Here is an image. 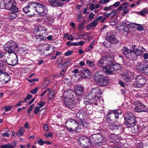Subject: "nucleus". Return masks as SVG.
<instances>
[{
    "instance_id": "obj_1",
    "label": "nucleus",
    "mask_w": 148,
    "mask_h": 148,
    "mask_svg": "<svg viewBox=\"0 0 148 148\" xmlns=\"http://www.w3.org/2000/svg\"><path fill=\"white\" fill-rule=\"evenodd\" d=\"M102 93L101 92H100V89L98 87L92 88L86 95L87 98L84 101L85 104L86 105L94 104L97 105V102Z\"/></svg>"
},
{
    "instance_id": "obj_2",
    "label": "nucleus",
    "mask_w": 148,
    "mask_h": 148,
    "mask_svg": "<svg viewBox=\"0 0 148 148\" xmlns=\"http://www.w3.org/2000/svg\"><path fill=\"white\" fill-rule=\"evenodd\" d=\"M30 5L31 8L34 10V15L37 14L41 16H44L47 14V11L44 6L38 3L32 2Z\"/></svg>"
},
{
    "instance_id": "obj_3",
    "label": "nucleus",
    "mask_w": 148,
    "mask_h": 148,
    "mask_svg": "<svg viewBox=\"0 0 148 148\" xmlns=\"http://www.w3.org/2000/svg\"><path fill=\"white\" fill-rule=\"evenodd\" d=\"M65 123L66 128L68 131L73 133L78 131L79 125L76 120L71 119L68 120Z\"/></svg>"
},
{
    "instance_id": "obj_4",
    "label": "nucleus",
    "mask_w": 148,
    "mask_h": 148,
    "mask_svg": "<svg viewBox=\"0 0 148 148\" xmlns=\"http://www.w3.org/2000/svg\"><path fill=\"white\" fill-rule=\"evenodd\" d=\"M102 71L96 72L94 74V80L99 83L101 86H104L106 85L107 82V79L102 75Z\"/></svg>"
},
{
    "instance_id": "obj_5",
    "label": "nucleus",
    "mask_w": 148,
    "mask_h": 148,
    "mask_svg": "<svg viewBox=\"0 0 148 148\" xmlns=\"http://www.w3.org/2000/svg\"><path fill=\"white\" fill-rule=\"evenodd\" d=\"M102 139V136L99 134L92 135L89 138L90 145H95L97 146L101 145L102 143L101 141Z\"/></svg>"
},
{
    "instance_id": "obj_6",
    "label": "nucleus",
    "mask_w": 148,
    "mask_h": 148,
    "mask_svg": "<svg viewBox=\"0 0 148 148\" xmlns=\"http://www.w3.org/2000/svg\"><path fill=\"white\" fill-rule=\"evenodd\" d=\"M18 60L17 54L15 52L12 51L7 62L8 65L14 66L18 63Z\"/></svg>"
},
{
    "instance_id": "obj_7",
    "label": "nucleus",
    "mask_w": 148,
    "mask_h": 148,
    "mask_svg": "<svg viewBox=\"0 0 148 148\" xmlns=\"http://www.w3.org/2000/svg\"><path fill=\"white\" fill-rule=\"evenodd\" d=\"M18 44L15 41L11 40L8 41L4 46V48L6 50L14 51L18 48Z\"/></svg>"
},
{
    "instance_id": "obj_8",
    "label": "nucleus",
    "mask_w": 148,
    "mask_h": 148,
    "mask_svg": "<svg viewBox=\"0 0 148 148\" xmlns=\"http://www.w3.org/2000/svg\"><path fill=\"white\" fill-rule=\"evenodd\" d=\"M136 68L143 73L148 74V60L137 65Z\"/></svg>"
},
{
    "instance_id": "obj_9",
    "label": "nucleus",
    "mask_w": 148,
    "mask_h": 148,
    "mask_svg": "<svg viewBox=\"0 0 148 148\" xmlns=\"http://www.w3.org/2000/svg\"><path fill=\"white\" fill-rule=\"evenodd\" d=\"M130 115L132 117V118L131 119H129L128 117H127L126 119H125L124 123L127 128L134 127L136 125V123L134 115L131 114Z\"/></svg>"
},
{
    "instance_id": "obj_10",
    "label": "nucleus",
    "mask_w": 148,
    "mask_h": 148,
    "mask_svg": "<svg viewBox=\"0 0 148 148\" xmlns=\"http://www.w3.org/2000/svg\"><path fill=\"white\" fill-rule=\"evenodd\" d=\"M89 138L85 136H81L78 141L80 145L82 147H86L90 145Z\"/></svg>"
},
{
    "instance_id": "obj_11",
    "label": "nucleus",
    "mask_w": 148,
    "mask_h": 148,
    "mask_svg": "<svg viewBox=\"0 0 148 148\" xmlns=\"http://www.w3.org/2000/svg\"><path fill=\"white\" fill-rule=\"evenodd\" d=\"M136 87L138 88L142 87L146 83L145 78L141 75L137 76L136 77Z\"/></svg>"
},
{
    "instance_id": "obj_12",
    "label": "nucleus",
    "mask_w": 148,
    "mask_h": 148,
    "mask_svg": "<svg viewBox=\"0 0 148 148\" xmlns=\"http://www.w3.org/2000/svg\"><path fill=\"white\" fill-rule=\"evenodd\" d=\"M108 128L109 129L114 132L121 133L123 131V128L120 125H111L109 126Z\"/></svg>"
},
{
    "instance_id": "obj_13",
    "label": "nucleus",
    "mask_w": 148,
    "mask_h": 148,
    "mask_svg": "<svg viewBox=\"0 0 148 148\" xmlns=\"http://www.w3.org/2000/svg\"><path fill=\"white\" fill-rule=\"evenodd\" d=\"M126 23L123 22L121 25H118L116 26V28L119 30L120 32L122 31L125 33V34H129V29L128 27H126Z\"/></svg>"
},
{
    "instance_id": "obj_14",
    "label": "nucleus",
    "mask_w": 148,
    "mask_h": 148,
    "mask_svg": "<svg viewBox=\"0 0 148 148\" xmlns=\"http://www.w3.org/2000/svg\"><path fill=\"white\" fill-rule=\"evenodd\" d=\"M31 4H32V2L29 3L27 6L23 9V12L29 16H31L34 15V11L33 10V8H31Z\"/></svg>"
},
{
    "instance_id": "obj_15",
    "label": "nucleus",
    "mask_w": 148,
    "mask_h": 148,
    "mask_svg": "<svg viewBox=\"0 0 148 148\" xmlns=\"http://www.w3.org/2000/svg\"><path fill=\"white\" fill-rule=\"evenodd\" d=\"M106 39L108 41L112 44H115L119 42V40L116 38L115 36L112 34H107Z\"/></svg>"
},
{
    "instance_id": "obj_16",
    "label": "nucleus",
    "mask_w": 148,
    "mask_h": 148,
    "mask_svg": "<svg viewBox=\"0 0 148 148\" xmlns=\"http://www.w3.org/2000/svg\"><path fill=\"white\" fill-rule=\"evenodd\" d=\"M74 95L75 94L73 91L70 89H68L63 94V97L75 99Z\"/></svg>"
},
{
    "instance_id": "obj_17",
    "label": "nucleus",
    "mask_w": 148,
    "mask_h": 148,
    "mask_svg": "<svg viewBox=\"0 0 148 148\" xmlns=\"http://www.w3.org/2000/svg\"><path fill=\"white\" fill-rule=\"evenodd\" d=\"M134 109L136 111L138 112H148V109L146 108L145 106L143 105L141 103H138Z\"/></svg>"
},
{
    "instance_id": "obj_18",
    "label": "nucleus",
    "mask_w": 148,
    "mask_h": 148,
    "mask_svg": "<svg viewBox=\"0 0 148 148\" xmlns=\"http://www.w3.org/2000/svg\"><path fill=\"white\" fill-rule=\"evenodd\" d=\"M63 98L64 104L68 107L71 108V107L74 105L73 102L75 99H69L65 97H63Z\"/></svg>"
},
{
    "instance_id": "obj_19",
    "label": "nucleus",
    "mask_w": 148,
    "mask_h": 148,
    "mask_svg": "<svg viewBox=\"0 0 148 148\" xmlns=\"http://www.w3.org/2000/svg\"><path fill=\"white\" fill-rule=\"evenodd\" d=\"M5 3L6 5V9L9 10L16 3L14 0H4Z\"/></svg>"
},
{
    "instance_id": "obj_20",
    "label": "nucleus",
    "mask_w": 148,
    "mask_h": 148,
    "mask_svg": "<svg viewBox=\"0 0 148 148\" xmlns=\"http://www.w3.org/2000/svg\"><path fill=\"white\" fill-rule=\"evenodd\" d=\"M83 88L81 86L77 85L75 88V94H77L79 96L82 94L83 93Z\"/></svg>"
},
{
    "instance_id": "obj_21",
    "label": "nucleus",
    "mask_w": 148,
    "mask_h": 148,
    "mask_svg": "<svg viewBox=\"0 0 148 148\" xmlns=\"http://www.w3.org/2000/svg\"><path fill=\"white\" fill-rule=\"evenodd\" d=\"M121 113V110H115L114 112H109L108 113V115H110V116L112 119H114L115 117L116 119L119 118V115Z\"/></svg>"
},
{
    "instance_id": "obj_22",
    "label": "nucleus",
    "mask_w": 148,
    "mask_h": 148,
    "mask_svg": "<svg viewBox=\"0 0 148 148\" xmlns=\"http://www.w3.org/2000/svg\"><path fill=\"white\" fill-rule=\"evenodd\" d=\"M48 1L54 7H62L63 5L62 3L59 1H57L56 0H48Z\"/></svg>"
},
{
    "instance_id": "obj_23",
    "label": "nucleus",
    "mask_w": 148,
    "mask_h": 148,
    "mask_svg": "<svg viewBox=\"0 0 148 148\" xmlns=\"http://www.w3.org/2000/svg\"><path fill=\"white\" fill-rule=\"evenodd\" d=\"M133 49L134 50L136 53V55L137 56L143 55L145 51V49L142 47H139L138 48H135L134 47H133Z\"/></svg>"
},
{
    "instance_id": "obj_24",
    "label": "nucleus",
    "mask_w": 148,
    "mask_h": 148,
    "mask_svg": "<svg viewBox=\"0 0 148 148\" xmlns=\"http://www.w3.org/2000/svg\"><path fill=\"white\" fill-rule=\"evenodd\" d=\"M81 72L82 77L85 78H87L91 74L90 72L87 69H85L84 70L82 71Z\"/></svg>"
},
{
    "instance_id": "obj_25",
    "label": "nucleus",
    "mask_w": 148,
    "mask_h": 148,
    "mask_svg": "<svg viewBox=\"0 0 148 148\" xmlns=\"http://www.w3.org/2000/svg\"><path fill=\"white\" fill-rule=\"evenodd\" d=\"M84 112L83 111H78L76 114V117L77 118L79 119V121H80L84 118ZM79 121V120H78Z\"/></svg>"
},
{
    "instance_id": "obj_26",
    "label": "nucleus",
    "mask_w": 148,
    "mask_h": 148,
    "mask_svg": "<svg viewBox=\"0 0 148 148\" xmlns=\"http://www.w3.org/2000/svg\"><path fill=\"white\" fill-rule=\"evenodd\" d=\"M121 50L123 54L126 57L129 58V53L131 50H129L126 47H124Z\"/></svg>"
},
{
    "instance_id": "obj_27",
    "label": "nucleus",
    "mask_w": 148,
    "mask_h": 148,
    "mask_svg": "<svg viewBox=\"0 0 148 148\" xmlns=\"http://www.w3.org/2000/svg\"><path fill=\"white\" fill-rule=\"evenodd\" d=\"M81 125L86 128H87L88 127H90V124L86 121L84 119L80 121H79Z\"/></svg>"
},
{
    "instance_id": "obj_28",
    "label": "nucleus",
    "mask_w": 148,
    "mask_h": 148,
    "mask_svg": "<svg viewBox=\"0 0 148 148\" xmlns=\"http://www.w3.org/2000/svg\"><path fill=\"white\" fill-rule=\"evenodd\" d=\"M133 73L132 72H128L126 76V80L127 81H130L132 79Z\"/></svg>"
},
{
    "instance_id": "obj_29",
    "label": "nucleus",
    "mask_w": 148,
    "mask_h": 148,
    "mask_svg": "<svg viewBox=\"0 0 148 148\" xmlns=\"http://www.w3.org/2000/svg\"><path fill=\"white\" fill-rule=\"evenodd\" d=\"M25 131L24 129L22 127H20L19 131L17 133V135L18 137H21L23 136Z\"/></svg>"
},
{
    "instance_id": "obj_30",
    "label": "nucleus",
    "mask_w": 148,
    "mask_h": 148,
    "mask_svg": "<svg viewBox=\"0 0 148 148\" xmlns=\"http://www.w3.org/2000/svg\"><path fill=\"white\" fill-rule=\"evenodd\" d=\"M111 66L112 69H113L114 71L120 69L121 67V65L118 63H115V64L111 65Z\"/></svg>"
},
{
    "instance_id": "obj_31",
    "label": "nucleus",
    "mask_w": 148,
    "mask_h": 148,
    "mask_svg": "<svg viewBox=\"0 0 148 148\" xmlns=\"http://www.w3.org/2000/svg\"><path fill=\"white\" fill-rule=\"evenodd\" d=\"M106 69L105 72V73L107 74H110L112 73H113L114 71L113 69H112V66H110L108 68H105Z\"/></svg>"
},
{
    "instance_id": "obj_32",
    "label": "nucleus",
    "mask_w": 148,
    "mask_h": 148,
    "mask_svg": "<svg viewBox=\"0 0 148 148\" xmlns=\"http://www.w3.org/2000/svg\"><path fill=\"white\" fill-rule=\"evenodd\" d=\"M136 52L134 51V49L133 50H131L129 53V58H130V56L133 58H136L137 56L136 55Z\"/></svg>"
},
{
    "instance_id": "obj_33",
    "label": "nucleus",
    "mask_w": 148,
    "mask_h": 148,
    "mask_svg": "<svg viewBox=\"0 0 148 148\" xmlns=\"http://www.w3.org/2000/svg\"><path fill=\"white\" fill-rule=\"evenodd\" d=\"M16 12H10L9 14V17L10 19H13L16 18L17 15Z\"/></svg>"
},
{
    "instance_id": "obj_34",
    "label": "nucleus",
    "mask_w": 148,
    "mask_h": 148,
    "mask_svg": "<svg viewBox=\"0 0 148 148\" xmlns=\"http://www.w3.org/2000/svg\"><path fill=\"white\" fill-rule=\"evenodd\" d=\"M146 14H148V10L146 8L143 9L138 12L139 14L143 16Z\"/></svg>"
},
{
    "instance_id": "obj_35",
    "label": "nucleus",
    "mask_w": 148,
    "mask_h": 148,
    "mask_svg": "<svg viewBox=\"0 0 148 148\" xmlns=\"http://www.w3.org/2000/svg\"><path fill=\"white\" fill-rule=\"evenodd\" d=\"M49 98L51 99L54 97V92L53 90H52L49 92L48 94Z\"/></svg>"
},
{
    "instance_id": "obj_36",
    "label": "nucleus",
    "mask_w": 148,
    "mask_h": 148,
    "mask_svg": "<svg viewBox=\"0 0 148 148\" xmlns=\"http://www.w3.org/2000/svg\"><path fill=\"white\" fill-rule=\"evenodd\" d=\"M4 76L5 77L4 80L6 82H7L9 81L10 79V77L8 73L5 72Z\"/></svg>"
},
{
    "instance_id": "obj_37",
    "label": "nucleus",
    "mask_w": 148,
    "mask_h": 148,
    "mask_svg": "<svg viewBox=\"0 0 148 148\" xmlns=\"http://www.w3.org/2000/svg\"><path fill=\"white\" fill-rule=\"evenodd\" d=\"M133 24L134 25L138 26L137 27V29L138 31H140L143 29L144 27L143 25L137 24L135 23H133Z\"/></svg>"
},
{
    "instance_id": "obj_38",
    "label": "nucleus",
    "mask_w": 148,
    "mask_h": 148,
    "mask_svg": "<svg viewBox=\"0 0 148 148\" xmlns=\"http://www.w3.org/2000/svg\"><path fill=\"white\" fill-rule=\"evenodd\" d=\"M106 121L107 122L110 124L114 122L113 119H112L110 116V115L107 114V116H106Z\"/></svg>"
},
{
    "instance_id": "obj_39",
    "label": "nucleus",
    "mask_w": 148,
    "mask_h": 148,
    "mask_svg": "<svg viewBox=\"0 0 148 148\" xmlns=\"http://www.w3.org/2000/svg\"><path fill=\"white\" fill-rule=\"evenodd\" d=\"M9 10H11L12 12H16L18 10V8L16 5V4H15L10 9H9Z\"/></svg>"
},
{
    "instance_id": "obj_40",
    "label": "nucleus",
    "mask_w": 148,
    "mask_h": 148,
    "mask_svg": "<svg viewBox=\"0 0 148 148\" xmlns=\"http://www.w3.org/2000/svg\"><path fill=\"white\" fill-rule=\"evenodd\" d=\"M98 66H99L101 67L103 69V57H101L100 59L99 60L97 63Z\"/></svg>"
},
{
    "instance_id": "obj_41",
    "label": "nucleus",
    "mask_w": 148,
    "mask_h": 148,
    "mask_svg": "<svg viewBox=\"0 0 148 148\" xmlns=\"http://www.w3.org/2000/svg\"><path fill=\"white\" fill-rule=\"evenodd\" d=\"M15 145L12 146L11 145L6 144L0 147V148H14Z\"/></svg>"
},
{
    "instance_id": "obj_42",
    "label": "nucleus",
    "mask_w": 148,
    "mask_h": 148,
    "mask_svg": "<svg viewBox=\"0 0 148 148\" xmlns=\"http://www.w3.org/2000/svg\"><path fill=\"white\" fill-rule=\"evenodd\" d=\"M86 63L87 66H88L93 67L94 66V62L90 60H87Z\"/></svg>"
},
{
    "instance_id": "obj_43",
    "label": "nucleus",
    "mask_w": 148,
    "mask_h": 148,
    "mask_svg": "<svg viewBox=\"0 0 148 148\" xmlns=\"http://www.w3.org/2000/svg\"><path fill=\"white\" fill-rule=\"evenodd\" d=\"M36 39L39 40L40 41L44 40L45 38V37L42 36L41 34H38L36 36Z\"/></svg>"
},
{
    "instance_id": "obj_44",
    "label": "nucleus",
    "mask_w": 148,
    "mask_h": 148,
    "mask_svg": "<svg viewBox=\"0 0 148 148\" xmlns=\"http://www.w3.org/2000/svg\"><path fill=\"white\" fill-rule=\"evenodd\" d=\"M37 32H45L46 31V29L43 26H40L37 29Z\"/></svg>"
},
{
    "instance_id": "obj_45",
    "label": "nucleus",
    "mask_w": 148,
    "mask_h": 148,
    "mask_svg": "<svg viewBox=\"0 0 148 148\" xmlns=\"http://www.w3.org/2000/svg\"><path fill=\"white\" fill-rule=\"evenodd\" d=\"M117 20L116 18L110 20L109 21V23L112 25H115L117 22Z\"/></svg>"
},
{
    "instance_id": "obj_46",
    "label": "nucleus",
    "mask_w": 148,
    "mask_h": 148,
    "mask_svg": "<svg viewBox=\"0 0 148 148\" xmlns=\"http://www.w3.org/2000/svg\"><path fill=\"white\" fill-rule=\"evenodd\" d=\"M103 69H105L107 67L106 57H103Z\"/></svg>"
},
{
    "instance_id": "obj_47",
    "label": "nucleus",
    "mask_w": 148,
    "mask_h": 148,
    "mask_svg": "<svg viewBox=\"0 0 148 148\" xmlns=\"http://www.w3.org/2000/svg\"><path fill=\"white\" fill-rule=\"evenodd\" d=\"M123 11L122 13L123 16H124L125 14H128L129 13V10L127 8L124 7Z\"/></svg>"
},
{
    "instance_id": "obj_48",
    "label": "nucleus",
    "mask_w": 148,
    "mask_h": 148,
    "mask_svg": "<svg viewBox=\"0 0 148 148\" xmlns=\"http://www.w3.org/2000/svg\"><path fill=\"white\" fill-rule=\"evenodd\" d=\"M110 60L111 59L110 58H106L107 66H111V65L112 64V61Z\"/></svg>"
},
{
    "instance_id": "obj_49",
    "label": "nucleus",
    "mask_w": 148,
    "mask_h": 148,
    "mask_svg": "<svg viewBox=\"0 0 148 148\" xmlns=\"http://www.w3.org/2000/svg\"><path fill=\"white\" fill-rule=\"evenodd\" d=\"M4 8L6 9V5L5 3L4 0L0 3V8L3 9Z\"/></svg>"
},
{
    "instance_id": "obj_50",
    "label": "nucleus",
    "mask_w": 148,
    "mask_h": 148,
    "mask_svg": "<svg viewBox=\"0 0 148 148\" xmlns=\"http://www.w3.org/2000/svg\"><path fill=\"white\" fill-rule=\"evenodd\" d=\"M84 23V22L82 21L78 25V27L79 29H81L83 28Z\"/></svg>"
},
{
    "instance_id": "obj_51",
    "label": "nucleus",
    "mask_w": 148,
    "mask_h": 148,
    "mask_svg": "<svg viewBox=\"0 0 148 148\" xmlns=\"http://www.w3.org/2000/svg\"><path fill=\"white\" fill-rule=\"evenodd\" d=\"M34 106L33 104L31 105L30 106L29 109L27 110V113H30L31 111H32V110L33 108H34Z\"/></svg>"
},
{
    "instance_id": "obj_52",
    "label": "nucleus",
    "mask_w": 148,
    "mask_h": 148,
    "mask_svg": "<svg viewBox=\"0 0 148 148\" xmlns=\"http://www.w3.org/2000/svg\"><path fill=\"white\" fill-rule=\"evenodd\" d=\"M50 89L49 88H47L41 94V97H42L47 92H49L50 91Z\"/></svg>"
},
{
    "instance_id": "obj_53",
    "label": "nucleus",
    "mask_w": 148,
    "mask_h": 148,
    "mask_svg": "<svg viewBox=\"0 0 148 148\" xmlns=\"http://www.w3.org/2000/svg\"><path fill=\"white\" fill-rule=\"evenodd\" d=\"M97 21H94L90 23L92 27H95L97 24Z\"/></svg>"
},
{
    "instance_id": "obj_54",
    "label": "nucleus",
    "mask_w": 148,
    "mask_h": 148,
    "mask_svg": "<svg viewBox=\"0 0 148 148\" xmlns=\"http://www.w3.org/2000/svg\"><path fill=\"white\" fill-rule=\"evenodd\" d=\"M131 114H133L131 112H129L128 113H127V115L125 116V119H126V118H127V117H129V119H131L132 118V117H131V116L130 115H131Z\"/></svg>"
},
{
    "instance_id": "obj_55",
    "label": "nucleus",
    "mask_w": 148,
    "mask_h": 148,
    "mask_svg": "<svg viewBox=\"0 0 148 148\" xmlns=\"http://www.w3.org/2000/svg\"><path fill=\"white\" fill-rule=\"evenodd\" d=\"M12 106H9L8 107L5 106V111L6 112L10 111L12 109Z\"/></svg>"
},
{
    "instance_id": "obj_56",
    "label": "nucleus",
    "mask_w": 148,
    "mask_h": 148,
    "mask_svg": "<svg viewBox=\"0 0 148 148\" xmlns=\"http://www.w3.org/2000/svg\"><path fill=\"white\" fill-rule=\"evenodd\" d=\"M38 90V89L37 88H36L32 90L30 92L32 94H35L36 93Z\"/></svg>"
},
{
    "instance_id": "obj_57",
    "label": "nucleus",
    "mask_w": 148,
    "mask_h": 148,
    "mask_svg": "<svg viewBox=\"0 0 148 148\" xmlns=\"http://www.w3.org/2000/svg\"><path fill=\"white\" fill-rule=\"evenodd\" d=\"M40 108L39 106H37L34 109V114H37L40 111Z\"/></svg>"
},
{
    "instance_id": "obj_58",
    "label": "nucleus",
    "mask_w": 148,
    "mask_h": 148,
    "mask_svg": "<svg viewBox=\"0 0 148 148\" xmlns=\"http://www.w3.org/2000/svg\"><path fill=\"white\" fill-rule=\"evenodd\" d=\"M70 61V60H67L65 61L63 64V66L64 67H66L69 64V62Z\"/></svg>"
},
{
    "instance_id": "obj_59",
    "label": "nucleus",
    "mask_w": 148,
    "mask_h": 148,
    "mask_svg": "<svg viewBox=\"0 0 148 148\" xmlns=\"http://www.w3.org/2000/svg\"><path fill=\"white\" fill-rule=\"evenodd\" d=\"M66 69H64L61 72L59 76V77H62L66 72Z\"/></svg>"
},
{
    "instance_id": "obj_60",
    "label": "nucleus",
    "mask_w": 148,
    "mask_h": 148,
    "mask_svg": "<svg viewBox=\"0 0 148 148\" xmlns=\"http://www.w3.org/2000/svg\"><path fill=\"white\" fill-rule=\"evenodd\" d=\"M4 71L3 70H0V79H1V76H3L5 73Z\"/></svg>"
},
{
    "instance_id": "obj_61",
    "label": "nucleus",
    "mask_w": 148,
    "mask_h": 148,
    "mask_svg": "<svg viewBox=\"0 0 148 148\" xmlns=\"http://www.w3.org/2000/svg\"><path fill=\"white\" fill-rule=\"evenodd\" d=\"M77 21L79 22H80L82 19V16L81 14H79L77 16Z\"/></svg>"
},
{
    "instance_id": "obj_62",
    "label": "nucleus",
    "mask_w": 148,
    "mask_h": 148,
    "mask_svg": "<svg viewBox=\"0 0 148 148\" xmlns=\"http://www.w3.org/2000/svg\"><path fill=\"white\" fill-rule=\"evenodd\" d=\"M73 53V52L72 51H68L65 53L64 54V55L65 56H68L71 55Z\"/></svg>"
},
{
    "instance_id": "obj_63",
    "label": "nucleus",
    "mask_w": 148,
    "mask_h": 148,
    "mask_svg": "<svg viewBox=\"0 0 148 148\" xmlns=\"http://www.w3.org/2000/svg\"><path fill=\"white\" fill-rule=\"evenodd\" d=\"M27 80L29 82L31 83V82H37V81H38V78H35V79H27Z\"/></svg>"
},
{
    "instance_id": "obj_64",
    "label": "nucleus",
    "mask_w": 148,
    "mask_h": 148,
    "mask_svg": "<svg viewBox=\"0 0 148 148\" xmlns=\"http://www.w3.org/2000/svg\"><path fill=\"white\" fill-rule=\"evenodd\" d=\"M131 127V132L134 134L136 132H137V130L134 127Z\"/></svg>"
}]
</instances>
